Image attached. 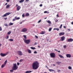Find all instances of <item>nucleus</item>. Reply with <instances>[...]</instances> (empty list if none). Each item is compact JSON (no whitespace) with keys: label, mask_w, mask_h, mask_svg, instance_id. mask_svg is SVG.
I'll list each match as a JSON object with an SVG mask.
<instances>
[{"label":"nucleus","mask_w":73,"mask_h":73,"mask_svg":"<svg viewBox=\"0 0 73 73\" xmlns=\"http://www.w3.org/2000/svg\"><path fill=\"white\" fill-rule=\"evenodd\" d=\"M4 19L5 20H7V17L4 18Z\"/></svg>","instance_id":"42"},{"label":"nucleus","mask_w":73,"mask_h":73,"mask_svg":"<svg viewBox=\"0 0 73 73\" xmlns=\"http://www.w3.org/2000/svg\"><path fill=\"white\" fill-rule=\"evenodd\" d=\"M32 72V71H27L25 72L26 73H30Z\"/></svg>","instance_id":"17"},{"label":"nucleus","mask_w":73,"mask_h":73,"mask_svg":"<svg viewBox=\"0 0 73 73\" xmlns=\"http://www.w3.org/2000/svg\"><path fill=\"white\" fill-rule=\"evenodd\" d=\"M61 71V70H58V71H57V72H60Z\"/></svg>","instance_id":"58"},{"label":"nucleus","mask_w":73,"mask_h":73,"mask_svg":"<svg viewBox=\"0 0 73 73\" xmlns=\"http://www.w3.org/2000/svg\"><path fill=\"white\" fill-rule=\"evenodd\" d=\"M62 25H61L59 27V28H60V29H61V28H62Z\"/></svg>","instance_id":"32"},{"label":"nucleus","mask_w":73,"mask_h":73,"mask_svg":"<svg viewBox=\"0 0 73 73\" xmlns=\"http://www.w3.org/2000/svg\"><path fill=\"white\" fill-rule=\"evenodd\" d=\"M48 70H49V71H50V72H54V70L52 69H50Z\"/></svg>","instance_id":"19"},{"label":"nucleus","mask_w":73,"mask_h":73,"mask_svg":"<svg viewBox=\"0 0 73 73\" xmlns=\"http://www.w3.org/2000/svg\"><path fill=\"white\" fill-rule=\"evenodd\" d=\"M6 1L7 3H9V1H10V0H6Z\"/></svg>","instance_id":"40"},{"label":"nucleus","mask_w":73,"mask_h":73,"mask_svg":"<svg viewBox=\"0 0 73 73\" xmlns=\"http://www.w3.org/2000/svg\"><path fill=\"white\" fill-rule=\"evenodd\" d=\"M63 48H64L65 49V48H66V45H64L63 46Z\"/></svg>","instance_id":"37"},{"label":"nucleus","mask_w":73,"mask_h":73,"mask_svg":"<svg viewBox=\"0 0 73 73\" xmlns=\"http://www.w3.org/2000/svg\"><path fill=\"white\" fill-rule=\"evenodd\" d=\"M41 20H40L39 21H38V23H40V22H41Z\"/></svg>","instance_id":"45"},{"label":"nucleus","mask_w":73,"mask_h":73,"mask_svg":"<svg viewBox=\"0 0 73 73\" xmlns=\"http://www.w3.org/2000/svg\"><path fill=\"white\" fill-rule=\"evenodd\" d=\"M71 24H72V25H73V22H71Z\"/></svg>","instance_id":"62"},{"label":"nucleus","mask_w":73,"mask_h":73,"mask_svg":"<svg viewBox=\"0 0 73 73\" xmlns=\"http://www.w3.org/2000/svg\"><path fill=\"white\" fill-rule=\"evenodd\" d=\"M2 31V28L1 27H0V31Z\"/></svg>","instance_id":"41"},{"label":"nucleus","mask_w":73,"mask_h":73,"mask_svg":"<svg viewBox=\"0 0 73 73\" xmlns=\"http://www.w3.org/2000/svg\"><path fill=\"white\" fill-rule=\"evenodd\" d=\"M61 62L57 61L56 62V64H58V65H59V64H61Z\"/></svg>","instance_id":"21"},{"label":"nucleus","mask_w":73,"mask_h":73,"mask_svg":"<svg viewBox=\"0 0 73 73\" xmlns=\"http://www.w3.org/2000/svg\"><path fill=\"white\" fill-rule=\"evenodd\" d=\"M24 14H23V15H22V16L23 17H24Z\"/></svg>","instance_id":"46"},{"label":"nucleus","mask_w":73,"mask_h":73,"mask_svg":"<svg viewBox=\"0 0 73 73\" xmlns=\"http://www.w3.org/2000/svg\"><path fill=\"white\" fill-rule=\"evenodd\" d=\"M15 20L16 19H15V18L13 19V21H15Z\"/></svg>","instance_id":"43"},{"label":"nucleus","mask_w":73,"mask_h":73,"mask_svg":"<svg viewBox=\"0 0 73 73\" xmlns=\"http://www.w3.org/2000/svg\"><path fill=\"white\" fill-rule=\"evenodd\" d=\"M7 4H8V3H6V4H5V5H7Z\"/></svg>","instance_id":"56"},{"label":"nucleus","mask_w":73,"mask_h":73,"mask_svg":"<svg viewBox=\"0 0 73 73\" xmlns=\"http://www.w3.org/2000/svg\"><path fill=\"white\" fill-rule=\"evenodd\" d=\"M56 17H59V16H58V14H57L56 15Z\"/></svg>","instance_id":"51"},{"label":"nucleus","mask_w":73,"mask_h":73,"mask_svg":"<svg viewBox=\"0 0 73 73\" xmlns=\"http://www.w3.org/2000/svg\"><path fill=\"white\" fill-rule=\"evenodd\" d=\"M63 27H64V28L65 29H66V26H63Z\"/></svg>","instance_id":"54"},{"label":"nucleus","mask_w":73,"mask_h":73,"mask_svg":"<svg viewBox=\"0 0 73 73\" xmlns=\"http://www.w3.org/2000/svg\"><path fill=\"white\" fill-rule=\"evenodd\" d=\"M39 65H40V64L37 61H35L32 64L33 69L36 70L38 69V68L39 67Z\"/></svg>","instance_id":"1"},{"label":"nucleus","mask_w":73,"mask_h":73,"mask_svg":"<svg viewBox=\"0 0 73 73\" xmlns=\"http://www.w3.org/2000/svg\"><path fill=\"white\" fill-rule=\"evenodd\" d=\"M23 36L25 38V40H26L27 38V36H26V35H24Z\"/></svg>","instance_id":"26"},{"label":"nucleus","mask_w":73,"mask_h":73,"mask_svg":"<svg viewBox=\"0 0 73 73\" xmlns=\"http://www.w3.org/2000/svg\"><path fill=\"white\" fill-rule=\"evenodd\" d=\"M14 70H13V69L12 68V70H10V72H11L12 73V72H13Z\"/></svg>","instance_id":"24"},{"label":"nucleus","mask_w":73,"mask_h":73,"mask_svg":"<svg viewBox=\"0 0 73 73\" xmlns=\"http://www.w3.org/2000/svg\"><path fill=\"white\" fill-rule=\"evenodd\" d=\"M23 59H21L20 60V62H23Z\"/></svg>","instance_id":"39"},{"label":"nucleus","mask_w":73,"mask_h":73,"mask_svg":"<svg viewBox=\"0 0 73 73\" xmlns=\"http://www.w3.org/2000/svg\"><path fill=\"white\" fill-rule=\"evenodd\" d=\"M52 28H50L49 29V31L50 32V31H51L52 30Z\"/></svg>","instance_id":"35"},{"label":"nucleus","mask_w":73,"mask_h":73,"mask_svg":"<svg viewBox=\"0 0 73 73\" xmlns=\"http://www.w3.org/2000/svg\"><path fill=\"white\" fill-rule=\"evenodd\" d=\"M10 7V5H7L6 7V8H8L9 7Z\"/></svg>","instance_id":"22"},{"label":"nucleus","mask_w":73,"mask_h":73,"mask_svg":"<svg viewBox=\"0 0 73 73\" xmlns=\"http://www.w3.org/2000/svg\"><path fill=\"white\" fill-rule=\"evenodd\" d=\"M17 65H20V63H19V62H17Z\"/></svg>","instance_id":"53"},{"label":"nucleus","mask_w":73,"mask_h":73,"mask_svg":"<svg viewBox=\"0 0 73 73\" xmlns=\"http://www.w3.org/2000/svg\"><path fill=\"white\" fill-rule=\"evenodd\" d=\"M13 25V23L11 22L9 24V25Z\"/></svg>","instance_id":"28"},{"label":"nucleus","mask_w":73,"mask_h":73,"mask_svg":"<svg viewBox=\"0 0 73 73\" xmlns=\"http://www.w3.org/2000/svg\"><path fill=\"white\" fill-rule=\"evenodd\" d=\"M9 38V36H7L6 37V39H8Z\"/></svg>","instance_id":"36"},{"label":"nucleus","mask_w":73,"mask_h":73,"mask_svg":"<svg viewBox=\"0 0 73 73\" xmlns=\"http://www.w3.org/2000/svg\"><path fill=\"white\" fill-rule=\"evenodd\" d=\"M23 40L26 44H29L31 42V39L26 40L25 39H23Z\"/></svg>","instance_id":"3"},{"label":"nucleus","mask_w":73,"mask_h":73,"mask_svg":"<svg viewBox=\"0 0 73 73\" xmlns=\"http://www.w3.org/2000/svg\"><path fill=\"white\" fill-rule=\"evenodd\" d=\"M54 50H55L56 51H57V52H58V50H57L56 49H54Z\"/></svg>","instance_id":"59"},{"label":"nucleus","mask_w":73,"mask_h":73,"mask_svg":"<svg viewBox=\"0 0 73 73\" xmlns=\"http://www.w3.org/2000/svg\"><path fill=\"white\" fill-rule=\"evenodd\" d=\"M5 65L4 64H2L1 66V68H4V66H5Z\"/></svg>","instance_id":"30"},{"label":"nucleus","mask_w":73,"mask_h":73,"mask_svg":"<svg viewBox=\"0 0 73 73\" xmlns=\"http://www.w3.org/2000/svg\"><path fill=\"white\" fill-rule=\"evenodd\" d=\"M9 40L10 41H13V40L12 39H10Z\"/></svg>","instance_id":"34"},{"label":"nucleus","mask_w":73,"mask_h":73,"mask_svg":"<svg viewBox=\"0 0 73 73\" xmlns=\"http://www.w3.org/2000/svg\"><path fill=\"white\" fill-rule=\"evenodd\" d=\"M28 31V29L26 28H24L22 29V32H27Z\"/></svg>","instance_id":"6"},{"label":"nucleus","mask_w":73,"mask_h":73,"mask_svg":"<svg viewBox=\"0 0 73 73\" xmlns=\"http://www.w3.org/2000/svg\"><path fill=\"white\" fill-rule=\"evenodd\" d=\"M7 60H6L5 61V62L4 64H5V65H6V64H7Z\"/></svg>","instance_id":"29"},{"label":"nucleus","mask_w":73,"mask_h":73,"mask_svg":"<svg viewBox=\"0 0 73 73\" xmlns=\"http://www.w3.org/2000/svg\"><path fill=\"white\" fill-rule=\"evenodd\" d=\"M11 33L12 32H11V31H10L7 33V34L9 35H10V34H11Z\"/></svg>","instance_id":"27"},{"label":"nucleus","mask_w":73,"mask_h":73,"mask_svg":"<svg viewBox=\"0 0 73 73\" xmlns=\"http://www.w3.org/2000/svg\"><path fill=\"white\" fill-rule=\"evenodd\" d=\"M21 9V7L20 6H18L17 8V9L18 11H19Z\"/></svg>","instance_id":"12"},{"label":"nucleus","mask_w":73,"mask_h":73,"mask_svg":"<svg viewBox=\"0 0 73 73\" xmlns=\"http://www.w3.org/2000/svg\"><path fill=\"white\" fill-rule=\"evenodd\" d=\"M59 57H60V58H63V56H62V55H59Z\"/></svg>","instance_id":"31"},{"label":"nucleus","mask_w":73,"mask_h":73,"mask_svg":"<svg viewBox=\"0 0 73 73\" xmlns=\"http://www.w3.org/2000/svg\"><path fill=\"white\" fill-rule=\"evenodd\" d=\"M18 6H19V5H18V4H17L16 5V7H18Z\"/></svg>","instance_id":"50"},{"label":"nucleus","mask_w":73,"mask_h":73,"mask_svg":"<svg viewBox=\"0 0 73 73\" xmlns=\"http://www.w3.org/2000/svg\"><path fill=\"white\" fill-rule=\"evenodd\" d=\"M46 68H47V69H49V68H48V66H46Z\"/></svg>","instance_id":"52"},{"label":"nucleus","mask_w":73,"mask_h":73,"mask_svg":"<svg viewBox=\"0 0 73 73\" xmlns=\"http://www.w3.org/2000/svg\"><path fill=\"white\" fill-rule=\"evenodd\" d=\"M27 50L29 53H30V54L31 53H32V51H31V50L28 49Z\"/></svg>","instance_id":"15"},{"label":"nucleus","mask_w":73,"mask_h":73,"mask_svg":"<svg viewBox=\"0 0 73 73\" xmlns=\"http://www.w3.org/2000/svg\"><path fill=\"white\" fill-rule=\"evenodd\" d=\"M68 69H72V67L70 66H69L68 67Z\"/></svg>","instance_id":"33"},{"label":"nucleus","mask_w":73,"mask_h":73,"mask_svg":"<svg viewBox=\"0 0 73 73\" xmlns=\"http://www.w3.org/2000/svg\"><path fill=\"white\" fill-rule=\"evenodd\" d=\"M65 40V37L63 36L61 37V39L60 40L61 41H64Z\"/></svg>","instance_id":"7"},{"label":"nucleus","mask_w":73,"mask_h":73,"mask_svg":"<svg viewBox=\"0 0 73 73\" xmlns=\"http://www.w3.org/2000/svg\"><path fill=\"white\" fill-rule=\"evenodd\" d=\"M58 53H60V51H58Z\"/></svg>","instance_id":"63"},{"label":"nucleus","mask_w":73,"mask_h":73,"mask_svg":"<svg viewBox=\"0 0 73 73\" xmlns=\"http://www.w3.org/2000/svg\"><path fill=\"white\" fill-rule=\"evenodd\" d=\"M17 53H18V55L19 56H22V55H23V53H22V52L20 51H18Z\"/></svg>","instance_id":"8"},{"label":"nucleus","mask_w":73,"mask_h":73,"mask_svg":"<svg viewBox=\"0 0 73 73\" xmlns=\"http://www.w3.org/2000/svg\"><path fill=\"white\" fill-rule=\"evenodd\" d=\"M50 56H51V57L54 58L56 57V55L54 53H51L50 54Z\"/></svg>","instance_id":"4"},{"label":"nucleus","mask_w":73,"mask_h":73,"mask_svg":"<svg viewBox=\"0 0 73 73\" xmlns=\"http://www.w3.org/2000/svg\"><path fill=\"white\" fill-rule=\"evenodd\" d=\"M31 49H33V50H34L36 49V48L35 47H31Z\"/></svg>","instance_id":"25"},{"label":"nucleus","mask_w":73,"mask_h":73,"mask_svg":"<svg viewBox=\"0 0 73 73\" xmlns=\"http://www.w3.org/2000/svg\"><path fill=\"white\" fill-rule=\"evenodd\" d=\"M11 13H6L5 14H4L3 16H2V17H7V16H8L9 15H10Z\"/></svg>","instance_id":"5"},{"label":"nucleus","mask_w":73,"mask_h":73,"mask_svg":"<svg viewBox=\"0 0 73 73\" xmlns=\"http://www.w3.org/2000/svg\"><path fill=\"white\" fill-rule=\"evenodd\" d=\"M5 26H6V27H8V24H5L4 25Z\"/></svg>","instance_id":"38"},{"label":"nucleus","mask_w":73,"mask_h":73,"mask_svg":"<svg viewBox=\"0 0 73 73\" xmlns=\"http://www.w3.org/2000/svg\"><path fill=\"white\" fill-rule=\"evenodd\" d=\"M42 6V4H41L40 5V7H41Z\"/></svg>","instance_id":"49"},{"label":"nucleus","mask_w":73,"mask_h":73,"mask_svg":"<svg viewBox=\"0 0 73 73\" xmlns=\"http://www.w3.org/2000/svg\"><path fill=\"white\" fill-rule=\"evenodd\" d=\"M45 32L42 31L40 34L42 35H44V34H45Z\"/></svg>","instance_id":"23"},{"label":"nucleus","mask_w":73,"mask_h":73,"mask_svg":"<svg viewBox=\"0 0 73 73\" xmlns=\"http://www.w3.org/2000/svg\"><path fill=\"white\" fill-rule=\"evenodd\" d=\"M57 28L54 29V30H56Z\"/></svg>","instance_id":"60"},{"label":"nucleus","mask_w":73,"mask_h":73,"mask_svg":"<svg viewBox=\"0 0 73 73\" xmlns=\"http://www.w3.org/2000/svg\"><path fill=\"white\" fill-rule=\"evenodd\" d=\"M64 35H65V33L63 32L60 33L59 34V35L60 36H63Z\"/></svg>","instance_id":"10"},{"label":"nucleus","mask_w":73,"mask_h":73,"mask_svg":"<svg viewBox=\"0 0 73 73\" xmlns=\"http://www.w3.org/2000/svg\"><path fill=\"white\" fill-rule=\"evenodd\" d=\"M44 13H47V11H45L44 12Z\"/></svg>","instance_id":"55"},{"label":"nucleus","mask_w":73,"mask_h":73,"mask_svg":"<svg viewBox=\"0 0 73 73\" xmlns=\"http://www.w3.org/2000/svg\"><path fill=\"white\" fill-rule=\"evenodd\" d=\"M24 0H21V1H19V2L20 3H23V2L24 1Z\"/></svg>","instance_id":"18"},{"label":"nucleus","mask_w":73,"mask_h":73,"mask_svg":"<svg viewBox=\"0 0 73 73\" xmlns=\"http://www.w3.org/2000/svg\"><path fill=\"white\" fill-rule=\"evenodd\" d=\"M26 16H29V13H27L25 14Z\"/></svg>","instance_id":"20"},{"label":"nucleus","mask_w":73,"mask_h":73,"mask_svg":"<svg viewBox=\"0 0 73 73\" xmlns=\"http://www.w3.org/2000/svg\"><path fill=\"white\" fill-rule=\"evenodd\" d=\"M29 0H26L25 1H29Z\"/></svg>","instance_id":"61"},{"label":"nucleus","mask_w":73,"mask_h":73,"mask_svg":"<svg viewBox=\"0 0 73 73\" xmlns=\"http://www.w3.org/2000/svg\"><path fill=\"white\" fill-rule=\"evenodd\" d=\"M35 37H36V38H38V37L37 36L35 35Z\"/></svg>","instance_id":"47"},{"label":"nucleus","mask_w":73,"mask_h":73,"mask_svg":"<svg viewBox=\"0 0 73 73\" xmlns=\"http://www.w3.org/2000/svg\"><path fill=\"white\" fill-rule=\"evenodd\" d=\"M66 57L70 58V57H71V55L69 54H66Z\"/></svg>","instance_id":"11"},{"label":"nucleus","mask_w":73,"mask_h":73,"mask_svg":"<svg viewBox=\"0 0 73 73\" xmlns=\"http://www.w3.org/2000/svg\"><path fill=\"white\" fill-rule=\"evenodd\" d=\"M0 55L2 57H4V56H6V54H3V53H1L0 54Z\"/></svg>","instance_id":"14"},{"label":"nucleus","mask_w":73,"mask_h":73,"mask_svg":"<svg viewBox=\"0 0 73 73\" xmlns=\"http://www.w3.org/2000/svg\"><path fill=\"white\" fill-rule=\"evenodd\" d=\"M12 68L14 70H17V69H18V66H17L16 63H14L13 64V66L12 67Z\"/></svg>","instance_id":"2"},{"label":"nucleus","mask_w":73,"mask_h":73,"mask_svg":"<svg viewBox=\"0 0 73 73\" xmlns=\"http://www.w3.org/2000/svg\"><path fill=\"white\" fill-rule=\"evenodd\" d=\"M15 20H19L20 19V17H15Z\"/></svg>","instance_id":"16"},{"label":"nucleus","mask_w":73,"mask_h":73,"mask_svg":"<svg viewBox=\"0 0 73 73\" xmlns=\"http://www.w3.org/2000/svg\"><path fill=\"white\" fill-rule=\"evenodd\" d=\"M59 29H58V28H56V30L57 31H59Z\"/></svg>","instance_id":"48"},{"label":"nucleus","mask_w":73,"mask_h":73,"mask_svg":"<svg viewBox=\"0 0 73 73\" xmlns=\"http://www.w3.org/2000/svg\"><path fill=\"white\" fill-rule=\"evenodd\" d=\"M47 23L49 24H48V26H51V21H47Z\"/></svg>","instance_id":"13"},{"label":"nucleus","mask_w":73,"mask_h":73,"mask_svg":"<svg viewBox=\"0 0 73 73\" xmlns=\"http://www.w3.org/2000/svg\"><path fill=\"white\" fill-rule=\"evenodd\" d=\"M73 41V39L72 38H70L67 40L68 42H72Z\"/></svg>","instance_id":"9"},{"label":"nucleus","mask_w":73,"mask_h":73,"mask_svg":"<svg viewBox=\"0 0 73 73\" xmlns=\"http://www.w3.org/2000/svg\"><path fill=\"white\" fill-rule=\"evenodd\" d=\"M58 21V20H56V22H57Z\"/></svg>","instance_id":"64"},{"label":"nucleus","mask_w":73,"mask_h":73,"mask_svg":"<svg viewBox=\"0 0 73 73\" xmlns=\"http://www.w3.org/2000/svg\"><path fill=\"white\" fill-rule=\"evenodd\" d=\"M37 42H35V44H34V45H37Z\"/></svg>","instance_id":"57"},{"label":"nucleus","mask_w":73,"mask_h":73,"mask_svg":"<svg viewBox=\"0 0 73 73\" xmlns=\"http://www.w3.org/2000/svg\"><path fill=\"white\" fill-rule=\"evenodd\" d=\"M34 53H36V54L37 53V52L36 51H34Z\"/></svg>","instance_id":"44"}]
</instances>
